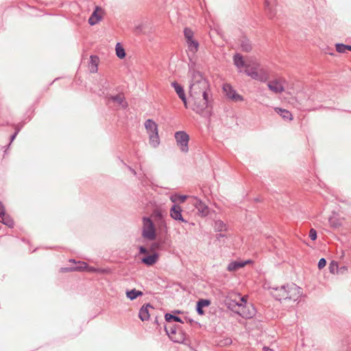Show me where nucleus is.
Instances as JSON below:
<instances>
[{
  "label": "nucleus",
  "mask_w": 351,
  "mask_h": 351,
  "mask_svg": "<svg viewBox=\"0 0 351 351\" xmlns=\"http://www.w3.org/2000/svg\"><path fill=\"white\" fill-rule=\"evenodd\" d=\"M142 237L148 241H154L156 238L155 226L149 217L143 218Z\"/></svg>",
  "instance_id": "6"
},
{
  "label": "nucleus",
  "mask_w": 351,
  "mask_h": 351,
  "mask_svg": "<svg viewBox=\"0 0 351 351\" xmlns=\"http://www.w3.org/2000/svg\"><path fill=\"white\" fill-rule=\"evenodd\" d=\"M189 94L193 101L192 110L197 114H202L209 106L210 84L202 73L190 67Z\"/></svg>",
  "instance_id": "1"
},
{
  "label": "nucleus",
  "mask_w": 351,
  "mask_h": 351,
  "mask_svg": "<svg viewBox=\"0 0 351 351\" xmlns=\"http://www.w3.org/2000/svg\"><path fill=\"white\" fill-rule=\"evenodd\" d=\"M174 136L180 150L184 153L188 152L189 135L184 131H178L175 133Z\"/></svg>",
  "instance_id": "8"
},
{
  "label": "nucleus",
  "mask_w": 351,
  "mask_h": 351,
  "mask_svg": "<svg viewBox=\"0 0 351 351\" xmlns=\"http://www.w3.org/2000/svg\"><path fill=\"white\" fill-rule=\"evenodd\" d=\"M170 215L175 220L187 223V221L182 217L181 207L176 204H174L170 209Z\"/></svg>",
  "instance_id": "14"
},
{
  "label": "nucleus",
  "mask_w": 351,
  "mask_h": 351,
  "mask_svg": "<svg viewBox=\"0 0 351 351\" xmlns=\"http://www.w3.org/2000/svg\"><path fill=\"white\" fill-rule=\"evenodd\" d=\"M19 129H17V130H16V132H14V134L10 136V141H11V142H12V141L14 140V138H16V135H17V134H18V133H19Z\"/></svg>",
  "instance_id": "43"
},
{
  "label": "nucleus",
  "mask_w": 351,
  "mask_h": 351,
  "mask_svg": "<svg viewBox=\"0 0 351 351\" xmlns=\"http://www.w3.org/2000/svg\"><path fill=\"white\" fill-rule=\"evenodd\" d=\"M189 50L193 53L197 51L199 48V43L195 39L191 38L186 40Z\"/></svg>",
  "instance_id": "22"
},
{
  "label": "nucleus",
  "mask_w": 351,
  "mask_h": 351,
  "mask_svg": "<svg viewBox=\"0 0 351 351\" xmlns=\"http://www.w3.org/2000/svg\"><path fill=\"white\" fill-rule=\"evenodd\" d=\"M162 249V243L161 242H154L150 245V251L160 250Z\"/></svg>",
  "instance_id": "33"
},
{
  "label": "nucleus",
  "mask_w": 351,
  "mask_h": 351,
  "mask_svg": "<svg viewBox=\"0 0 351 351\" xmlns=\"http://www.w3.org/2000/svg\"><path fill=\"white\" fill-rule=\"evenodd\" d=\"M70 261V262L75 263V260H73V259H70V261Z\"/></svg>",
  "instance_id": "51"
},
{
  "label": "nucleus",
  "mask_w": 351,
  "mask_h": 351,
  "mask_svg": "<svg viewBox=\"0 0 351 351\" xmlns=\"http://www.w3.org/2000/svg\"><path fill=\"white\" fill-rule=\"evenodd\" d=\"M117 56L121 59L125 57V51L124 48L121 45L120 43H117L115 47Z\"/></svg>",
  "instance_id": "29"
},
{
  "label": "nucleus",
  "mask_w": 351,
  "mask_h": 351,
  "mask_svg": "<svg viewBox=\"0 0 351 351\" xmlns=\"http://www.w3.org/2000/svg\"><path fill=\"white\" fill-rule=\"evenodd\" d=\"M138 249L140 254H145L148 253V250L144 246H140Z\"/></svg>",
  "instance_id": "40"
},
{
  "label": "nucleus",
  "mask_w": 351,
  "mask_h": 351,
  "mask_svg": "<svg viewBox=\"0 0 351 351\" xmlns=\"http://www.w3.org/2000/svg\"><path fill=\"white\" fill-rule=\"evenodd\" d=\"M186 195H179L178 196V199L180 201V202H184L186 199Z\"/></svg>",
  "instance_id": "46"
},
{
  "label": "nucleus",
  "mask_w": 351,
  "mask_h": 351,
  "mask_svg": "<svg viewBox=\"0 0 351 351\" xmlns=\"http://www.w3.org/2000/svg\"><path fill=\"white\" fill-rule=\"evenodd\" d=\"M171 86L174 88L175 91L178 95L179 98H184L186 96L183 87L176 82H173L171 83Z\"/></svg>",
  "instance_id": "25"
},
{
  "label": "nucleus",
  "mask_w": 351,
  "mask_h": 351,
  "mask_svg": "<svg viewBox=\"0 0 351 351\" xmlns=\"http://www.w3.org/2000/svg\"><path fill=\"white\" fill-rule=\"evenodd\" d=\"M243 72L253 80L265 82L269 79L268 71L261 66L259 62L254 58L247 59V64Z\"/></svg>",
  "instance_id": "3"
},
{
  "label": "nucleus",
  "mask_w": 351,
  "mask_h": 351,
  "mask_svg": "<svg viewBox=\"0 0 351 351\" xmlns=\"http://www.w3.org/2000/svg\"><path fill=\"white\" fill-rule=\"evenodd\" d=\"M263 351H274L272 349H270L268 347L264 346L263 348Z\"/></svg>",
  "instance_id": "48"
},
{
  "label": "nucleus",
  "mask_w": 351,
  "mask_h": 351,
  "mask_svg": "<svg viewBox=\"0 0 351 351\" xmlns=\"http://www.w3.org/2000/svg\"><path fill=\"white\" fill-rule=\"evenodd\" d=\"M285 80L280 78L269 82L267 84L269 89L274 93H281L285 91L284 84Z\"/></svg>",
  "instance_id": "10"
},
{
  "label": "nucleus",
  "mask_w": 351,
  "mask_h": 351,
  "mask_svg": "<svg viewBox=\"0 0 351 351\" xmlns=\"http://www.w3.org/2000/svg\"><path fill=\"white\" fill-rule=\"evenodd\" d=\"M326 265V261L325 258H322L319 262H318V264H317V267L319 269H322L324 268Z\"/></svg>",
  "instance_id": "39"
},
{
  "label": "nucleus",
  "mask_w": 351,
  "mask_h": 351,
  "mask_svg": "<svg viewBox=\"0 0 351 351\" xmlns=\"http://www.w3.org/2000/svg\"><path fill=\"white\" fill-rule=\"evenodd\" d=\"M336 50L339 53H345L346 51L347 45L341 44V43H337L335 45Z\"/></svg>",
  "instance_id": "37"
},
{
  "label": "nucleus",
  "mask_w": 351,
  "mask_h": 351,
  "mask_svg": "<svg viewBox=\"0 0 351 351\" xmlns=\"http://www.w3.org/2000/svg\"><path fill=\"white\" fill-rule=\"evenodd\" d=\"M276 0H265V9L267 16L273 19L276 15Z\"/></svg>",
  "instance_id": "13"
},
{
  "label": "nucleus",
  "mask_w": 351,
  "mask_h": 351,
  "mask_svg": "<svg viewBox=\"0 0 351 351\" xmlns=\"http://www.w3.org/2000/svg\"><path fill=\"white\" fill-rule=\"evenodd\" d=\"M276 112H278L281 117L282 119H284L285 120H288V121H291L292 120L293 117H292V114L291 113L285 110V109H282V108H276L275 109Z\"/></svg>",
  "instance_id": "24"
},
{
  "label": "nucleus",
  "mask_w": 351,
  "mask_h": 351,
  "mask_svg": "<svg viewBox=\"0 0 351 351\" xmlns=\"http://www.w3.org/2000/svg\"><path fill=\"white\" fill-rule=\"evenodd\" d=\"M225 304L228 308L239 314L243 318H252L255 315V310L252 306L251 310L247 309V306H244L243 303H239L236 301V300L227 298L225 300Z\"/></svg>",
  "instance_id": "4"
},
{
  "label": "nucleus",
  "mask_w": 351,
  "mask_h": 351,
  "mask_svg": "<svg viewBox=\"0 0 351 351\" xmlns=\"http://www.w3.org/2000/svg\"><path fill=\"white\" fill-rule=\"evenodd\" d=\"M241 49L244 52H250L252 49L251 42L246 37H242L240 40Z\"/></svg>",
  "instance_id": "19"
},
{
  "label": "nucleus",
  "mask_w": 351,
  "mask_h": 351,
  "mask_svg": "<svg viewBox=\"0 0 351 351\" xmlns=\"http://www.w3.org/2000/svg\"><path fill=\"white\" fill-rule=\"evenodd\" d=\"M191 199V203L198 210L201 215L204 217L208 215L209 213L208 206L205 203H204L201 199L196 197H192Z\"/></svg>",
  "instance_id": "12"
},
{
  "label": "nucleus",
  "mask_w": 351,
  "mask_h": 351,
  "mask_svg": "<svg viewBox=\"0 0 351 351\" xmlns=\"http://www.w3.org/2000/svg\"><path fill=\"white\" fill-rule=\"evenodd\" d=\"M158 254L156 252H154L152 255L143 257L141 259V262L147 266H152L154 265L158 261Z\"/></svg>",
  "instance_id": "16"
},
{
  "label": "nucleus",
  "mask_w": 351,
  "mask_h": 351,
  "mask_svg": "<svg viewBox=\"0 0 351 351\" xmlns=\"http://www.w3.org/2000/svg\"><path fill=\"white\" fill-rule=\"evenodd\" d=\"M328 221H329L330 226L332 228H337L341 226V225L339 219H337L335 216H332V217H329Z\"/></svg>",
  "instance_id": "32"
},
{
  "label": "nucleus",
  "mask_w": 351,
  "mask_h": 351,
  "mask_svg": "<svg viewBox=\"0 0 351 351\" xmlns=\"http://www.w3.org/2000/svg\"><path fill=\"white\" fill-rule=\"evenodd\" d=\"M210 304V301L207 299H200L197 301L196 304V311L199 315H204V311L203 308L208 306Z\"/></svg>",
  "instance_id": "18"
},
{
  "label": "nucleus",
  "mask_w": 351,
  "mask_h": 351,
  "mask_svg": "<svg viewBox=\"0 0 351 351\" xmlns=\"http://www.w3.org/2000/svg\"><path fill=\"white\" fill-rule=\"evenodd\" d=\"M80 265L76 267H62L61 268V271L64 272H68V271H84L87 270L88 271L93 272V273H106L108 271L106 269H100V268H95L92 266H89L85 262H79Z\"/></svg>",
  "instance_id": "7"
},
{
  "label": "nucleus",
  "mask_w": 351,
  "mask_h": 351,
  "mask_svg": "<svg viewBox=\"0 0 351 351\" xmlns=\"http://www.w3.org/2000/svg\"><path fill=\"white\" fill-rule=\"evenodd\" d=\"M5 212L4 206L1 202L0 201V217H1V214H3Z\"/></svg>",
  "instance_id": "45"
},
{
  "label": "nucleus",
  "mask_w": 351,
  "mask_h": 351,
  "mask_svg": "<svg viewBox=\"0 0 351 351\" xmlns=\"http://www.w3.org/2000/svg\"><path fill=\"white\" fill-rule=\"evenodd\" d=\"M224 237H226V234H221V233H220V234H217L216 235V239H217L219 241H221V239H223V238H224Z\"/></svg>",
  "instance_id": "44"
},
{
  "label": "nucleus",
  "mask_w": 351,
  "mask_h": 351,
  "mask_svg": "<svg viewBox=\"0 0 351 351\" xmlns=\"http://www.w3.org/2000/svg\"><path fill=\"white\" fill-rule=\"evenodd\" d=\"M0 218L1 219V222L9 228L14 226V223L13 219L8 215H5V212L3 214H1Z\"/></svg>",
  "instance_id": "26"
},
{
  "label": "nucleus",
  "mask_w": 351,
  "mask_h": 351,
  "mask_svg": "<svg viewBox=\"0 0 351 351\" xmlns=\"http://www.w3.org/2000/svg\"><path fill=\"white\" fill-rule=\"evenodd\" d=\"M90 59V71L92 73H96L98 70L99 58L96 56H91Z\"/></svg>",
  "instance_id": "23"
},
{
  "label": "nucleus",
  "mask_w": 351,
  "mask_h": 351,
  "mask_svg": "<svg viewBox=\"0 0 351 351\" xmlns=\"http://www.w3.org/2000/svg\"><path fill=\"white\" fill-rule=\"evenodd\" d=\"M130 169V171L134 174V175H136V171L134 169H133L131 167H129Z\"/></svg>",
  "instance_id": "49"
},
{
  "label": "nucleus",
  "mask_w": 351,
  "mask_h": 351,
  "mask_svg": "<svg viewBox=\"0 0 351 351\" xmlns=\"http://www.w3.org/2000/svg\"><path fill=\"white\" fill-rule=\"evenodd\" d=\"M214 229L217 232H222L227 230L226 224L221 220L215 221Z\"/></svg>",
  "instance_id": "28"
},
{
  "label": "nucleus",
  "mask_w": 351,
  "mask_h": 351,
  "mask_svg": "<svg viewBox=\"0 0 351 351\" xmlns=\"http://www.w3.org/2000/svg\"><path fill=\"white\" fill-rule=\"evenodd\" d=\"M346 50L351 51V45H347Z\"/></svg>",
  "instance_id": "50"
},
{
  "label": "nucleus",
  "mask_w": 351,
  "mask_h": 351,
  "mask_svg": "<svg viewBox=\"0 0 351 351\" xmlns=\"http://www.w3.org/2000/svg\"><path fill=\"white\" fill-rule=\"evenodd\" d=\"M101 19V17L97 14L96 10L93 12L88 19V23L91 25L97 24Z\"/></svg>",
  "instance_id": "31"
},
{
  "label": "nucleus",
  "mask_w": 351,
  "mask_h": 351,
  "mask_svg": "<svg viewBox=\"0 0 351 351\" xmlns=\"http://www.w3.org/2000/svg\"><path fill=\"white\" fill-rule=\"evenodd\" d=\"M165 331L167 334V335L169 337V338L175 341V342H178L179 341L178 339H176L173 335L176 333V326L175 325H167V326H165Z\"/></svg>",
  "instance_id": "20"
},
{
  "label": "nucleus",
  "mask_w": 351,
  "mask_h": 351,
  "mask_svg": "<svg viewBox=\"0 0 351 351\" xmlns=\"http://www.w3.org/2000/svg\"><path fill=\"white\" fill-rule=\"evenodd\" d=\"M233 61L234 65L237 67L239 72H242L243 68H245L247 64V60H243V56L240 53H236L233 56Z\"/></svg>",
  "instance_id": "15"
},
{
  "label": "nucleus",
  "mask_w": 351,
  "mask_h": 351,
  "mask_svg": "<svg viewBox=\"0 0 351 351\" xmlns=\"http://www.w3.org/2000/svg\"><path fill=\"white\" fill-rule=\"evenodd\" d=\"M240 300L239 301V303H243V306H246V304H247V296H243V297H241L239 298Z\"/></svg>",
  "instance_id": "41"
},
{
  "label": "nucleus",
  "mask_w": 351,
  "mask_h": 351,
  "mask_svg": "<svg viewBox=\"0 0 351 351\" xmlns=\"http://www.w3.org/2000/svg\"><path fill=\"white\" fill-rule=\"evenodd\" d=\"M265 285L270 291V294L277 300H298L302 295V289L294 283L287 284L280 287Z\"/></svg>",
  "instance_id": "2"
},
{
  "label": "nucleus",
  "mask_w": 351,
  "mask_h": 351,
  "mask_svg": "<svg viewBox=\"0 0 351 351\" xmlns=\"http://www.w3.org/2000/svg\"><path fill=\"white\" fill-rule=\"evenodd\" d=\"M184 35L186 40H189L193 38V32L189 27H186L184 29Z\"/></svg>",
  "instance_id": "36"
},
{
  "label": "nucleus",
  "mask_w": 351,
  "mask_h": 351,
  "mask_svg": "<svg viewBox=\"0 0 351 351\" xmlns=\"http://www.w3.org/2000/svg\"><path fill=\"white\" fill-rule=\"evenodd\" d=\"M308 237L312 241H315L317 239V232L315 229L311 228L309 231Z\"/></svg>",
  "instance_id": "38"
},
{
  "label": "nucleus",
  "mask_w": 351,
  "mask_h": 351,
  "mask_svg": "<svg viewBox=\"0 0 351 351\" xmlns=\"http://www.w3.org/2000/svg\"><path fill=\"white\" fill-rule=\"evenodd\" d=\"M153 308L150 304H147L145 306H143L138 312V317L142 321H147L149 318V313L148 308Z\"/></svg>",
  "instance_id": "17"
},
{
  "label": "nucleus",
  "mask_w": 351,
  "mask_h": 351,
  "mask_svg": "<svg viewBox=\"0 0 351 351\" xmlns=\"http://www.w3.org/2000/svg\"><path fill=\"white\" fill-rule=\"evenodd\" d=\"M107 99V104H110V102L117 104L118 106L123 108H125L128 106V103L125 101L124 95L123 93H119L116 95H105Z\"/></svg>",
  "instance_id": "9"
},
{
  "label": "nucleus",
  "mask_w": 351,
  "mask_h": 351,
  "mask_svg": "<svg viewBox=\"0 0 351 351\" xmlns=\"http://www.w3.org/2000/svg\"><path fill=\"white\" fill-rule=\"evenodd\" d=\"M143 31V26L142 25H138L135 28V32L136 34H141Z\"/></svg>",
  "instance_id": "42"
},
{
  "label": "nucleus",
  "mask_w": 351,
  "mask_h": 351,
  "mask_svg": "<svg viewBox=\"0 0 351 351\" xmlns=\"http://www.w3.org/2000/svg\"><path fill=\"white\" fill-rule=\"evenodd\" d=\"M145 127L149 136V143L154 147H156L159 143L158 125L152 119H147L145 123Z\"/></svg>",
  "instance_id": "5"
},
{
  "label": "nucleus",
  "mask_w": 351,
  "mask_h": 351,
  "mask_svg": "<svg viewBox=\"0 0 351 351\" xmlns=\"http://www.w3.org/2000/svg\"><path fill=\"white\" fill-rule=\"evenodd\" d=\"M245 264H246V262L245 263L237 262V261L231 262L228 266V271H236L238 269L244 267L245 265Z\"/></svg>",
  "instance_id": "27"
},
{
  "label": "nucleus",
  "mask_w": 351,
  "mask_h": 351,
  "mask_svg": "<svg viewBox=\"0 0 351 351\" xmlns=\"http://www.w3.org/2000/svg\"><path fill=\"white\" fill-rule=\"evenodd\" d=\"M338 264L336 261H331L329 264V271L332 274H335L338 270Z\"/></svg>",
  "instance_id": "34"
},
{
  "label": "nucleus",
  "mask_w": 351,
  "mask_h": 351,
  "mask_svg": "<svg viewBox=\"0 0 351 351\" xmlns=\"http://www.w3.org/2000/svg\"><path fill=\"white\" fill-rule=\"evenodd\" d=\"M126 296L130 300H134L139 296H142L143 293L141 291L136 290V289H133L132 290L126 291Z\"/></svg>",
  "instance_id": "21"
},
{
  "label": "nucleus",
  "mask_w": 351,
  "mask_h": 351,
  "mask_svg": "<svg viewBox=\"0 0 351 351\" xmlns=\"http://www.w3.org/2000/svg\"><path fill=\"white\" fill-rule=\"evenodd\" d=\"M223 90L228 98L235 101L243 100V97L238 94L230 84H225L223 86Z\"/></svg>",
  "instance_id": "11"
},
{
  "label": "nucleus",
  "mask_w": 351,
  "mask_h": 351,
  "mask_svg": "<svg viewBox=\"0 0 351 351\" xmlns=\"http://www.w3.org/2000/svg\"><path fill=\"white\" fill-rule=\"evenodd\" d=\"M165 317V320L167 322H176L183 323V322L180 317H179L176 315H171L170 313H166Z\"/></svg>",
  "instance_id": "30"
},
{
  "label": "nucleus",
  "mask_w": 351,
  "mask_h": 351,
  "mask_svg": "<svg viewBox=\"0 0 351 351\" xmlns=\"http://www.w3.org/2000/svg\"><path fill=\"white\" fill-rule=\"evenodd\" d=\"M232 343V341L231 339V338L230 337H226V338H224L223 339H221L219 340L217 343L219 346H229L230 345L231 343Z\"/></svg>",
  "instance_id": "35"
},
{
  "label": "nucleus",
  "mask_w": 351,
  "mask_h": 351,
  "mask_svg": "<svg viewBox=\"0 0 351 351\" xmlns=\"http://www.w3.org/2000/svg\"><path fill=\"white\" fill-rule=\"evenodd\" d=\"M180 99L182 101V102L184 103V107L186 108H188V105H187V101H186V96L184 97V98H180Z\"/></svg>",
  "instance_id": "47"
}]
</instances>
